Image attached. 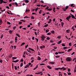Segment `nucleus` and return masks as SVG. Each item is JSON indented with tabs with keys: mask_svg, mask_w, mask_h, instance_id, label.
Returning a JSON list of instances; mask_svg holds the SVG:
<instances>
[{
	"mask_svg": "<svg viewBox=\"0 0 76 76\" xmlns=\"http://www.w3.org/2000/svg\"><path fill=\"white\" fill-rule=\"evenodd\" d=\"M71 18V15H69V16L67 17L66 18V19L67 20H68V21H69V19H70V18Z\"/></svg>",
	"mask_w": 76,
	"mask_h": 76,
	"instance_id": "nucleus-1",
	"label": "nucleus"
},
{
	"mask_svg": "<svg viewBox=\"0 0 76 76\" xmlns=\"http://www.w3.org/2000/svg\"><path fill=\"white\" fill-rule=\"evenodd\" d=\"M66 60L67 61H71V59L69 57H68L66 59Z\"/></svg>",
	"mask_w": 76,
	"mask_h": 76,
	"instance_id": "nucleus-2",
	"label": "nucleus"
},
{
	"mask_svg": "<svg viewBox=\"0 0 76 76\" xmlns=\"http://www.w3.org/2000/svg\"><path fill=\"white\" fill-rule=\"evenodd\" d=\"M18 61H19V60H17L16 61H14V60L12 61V62H14V63H17V62H18Z\"/></svg>",
	"mask_w": 76,
	"mask_h": 76,
	"instance_id": "nucleus-3",
	"label": "nucleus"
},
{
	"mask_svg": "<svg viewBox=\"0 0 76 76\" xmlns=\"http://www.w3.org/2000/svg\"><path fill=\"white\" fill-rule=\"evenodd\" d=\"M41 38H44L45 39V36H44V35H42V37H41Z\"/></svg>",
	"mask_w": 76,
	"mask_h": 76,
	"instance_id": "nucleus-4",
	"label": "nucleus"
},
{
	"mask_svg": "<svg viewBox=\"0 0 76 76\" xmlns=\"http://www.w3.org/2000/svg\"><path fill=\"white\" fill-rule=\"evenodd\" d=\"M71 17H72V19H76V18H75V16H74V15H72L71 16Z\"/></svg>",
	"mask_w": 76,
	"mask_h": 76,
	"instance_id": "nucleus-5",
	"label": "nucleus"
},
{
	"mask_svg": "<svg viewBox=\"0 0 76 76\" xmlns=\"http://www.w3.org/2000/svg\"><path fill=\"white\" fill-rule=\"evenodd\" d=\"M45 46H44V45L41 46H40V48L41 49H42V48H45Z\"/></svg>",
	"mask_w": 76,
	"mask_h": 76,
	"instance_id": "nucleus-6",
	"label": "nucleus"
},
{
	"mask_svg": "<svg viewBox=\"0 0 76 76\" xmlns=\"http://www.w3.org/2000/svg\"><path fill=\"white\" fill-rule=\"evenodd\" d=\"M29 50H31V51H34V50L33 49H32L30 48H28Z\"/></svg>",
	"mask_w": 76,
	"mask_h": 76,
	"instance_id": "nucleus-7",
	"label": "nucleus"
},
{
	"mask_svg": "<svg viewBox=\"0 0 76 76\" xmlns=\"http://www.w3.org/2000/svg\"><path fill=\"white\" fill-rule=\"evenodd\" d=\"M62 40H61L60 41H58V42H57V44H60Z\"/></svg>",
	"mask_w": 76,
	"mask_h": 76,
	"instance_id": "nucleus-8",
	"label": "nucleus"
},
{
	"mask_svg": "<svg viewBox=\"0 0 76 76\" xmlns=\"http://www.w3.org/2000/svg\"><path fill=\"white\" fill-rule=\"evenodd\" d=\"M3 2V0H0V4H2Z\"/></svg>",
	"mask_w": 76,
	"mask_h": 76,
	"instance_id": "nucleus-9",
	"label": "nucleus"
},
{
	"mask_svg": "<svg viewBox=\"0 0 76 76\" xmlns=\"http://www.w3.org/2000/svg\"><path fill=\"white\" fill-rule=\"evenodd\" d=\"M47 68L49 69H51V68L49 66H47Z\"/></svg>",
	"mask_w": 76,
	"mask_h": 76,
	"instance_id": "nucleus-10",
	"label": "nucleus"
},
{
	"mask_svg": "<svg viewBox=\"0 0 76 76\" xmlns=\"http://www.w3.org/2000/svg\"><path fill=\"white\" fill-rule=\"evenodd\" d=\"M38 68V65H37L36 67H35L34 68L33 70H35L36 69H37Z\"/></svg>",
	"mask_w": 76,
	"mask_h": 76,
	"instance_id": "nucleus-11",
	"label": "nucleus"
},
{
	"mask_svg": "<svg viewBox=\"0 0 76 76\" xmlns=\"http://www.w3.org/2000/svg\"><path fill=\"white\" fill-rule=\"evenodd\" d=\"M41 58L39 57V56H38L37 60H41Z\"/></svg>",
	"mask_w": 76,
	"mask_h": 76,
	"instance_id": "nucleus-12",
	"label": "nucleus"
},
{
	"mask_svg": "<svg viewBox=\"0 0 76 76\" xmlns=\"http://www.w3.org/2000/svg\"><path fill=\"white\" fill-rule=\"evenodd\" d=\"M10 34H12V32H13V31L11 30H10L9 31Z\"/></svg>",
	"mask_w": 76,
	"mask_h": 76,
	"instance_id": "nucleus-13",
	"label": "nucleus"
},
{
	"mask_svg": "<svg viewBox=\"0 0 76 76\" xmlns=\"http://www.w3.org/2000/svg\"><path fill=\"white\" fill-rule=\"evenodd\" d=\"M64 25V23L62 22L61 23V26L62 27H63V26Z\"/></svg>",
	"mask_w": 76,
	"mask_h": 76,
	"instance_id": "nucleus-14",
	"label": "nucleus"
},
{
	"mask_svg": "<svg viewBox=\"0 0 76 76\" xmlns=\"http://www.w3.org/2000/svg\"><path fill=\"white\" fill-rule=\"evenodd\" d=\"M26 18H29V17H27L26 16H25L24 17V19H26Z\"/></svg>",
	"mask_w": 76,
	"mask_h": 76,
	"instance_id": "nucleus-15",
	"label": "nucleus"
},
{
	"mask_svg": "<svg viewBox=\"0 0 76 76\" xmlns=\"http://www.w3.org/2000/svg\"><path fill=\"white\" fill-rule=\"evenodd\" d=\"M41 72H37V73H35V74L36 75H39V74H41Z\"/></svg>",
	"mask_w": 76,
	"mask_h": 76,
	"instance_id": "nucleus-16",
	"label": "nucleus"
},
{
	"mask_svg": "<svg viewBox=\"0 0 76 76\" xmlns=\"http://www.w3.org/2000/svg\"><path fill=\"white\" fill-rule=\"evenodd\" d=\"M60 69V68H55V69L56 70H58V69Z\"/></svg>",
	"mask_w": 76,
	"mask_h": 76,
	"instance_id": "nucleus-17",
	"label": "nucleus"
},
{
	"mask_svg": "<svg viewBox=\"0 0 76 76\" xmlns=\"http://www.w3.org/2000/svg\"><path fill=\"white\" fill-rule=\"evenodd\" d=\"M48 26V24H46L44 26V27H45L46 28V27H47Z\"/></svg>",
	"mask_w": 76,
	"mask_h": 76,
	"instance_id": "nucleus-18",
	"label": "nucleus"
},
{
	"mask_svg": "<svg viewBox=\"0 0 76 76\" xmlns=\"http://www.w3.org/2000/svg\"><path fill=\"white\" fill-rule=\"evenodd\" d=\"M72 48L69 49L68 50V51L69 52L70 51H72Z\"/></svg>",
	"mask_w": 76,
	"mask_h": 76,
	"instance_id": "nucleus-19",
	"label": "nucleus"
},
{
	"mask_svg": "<svg viewBox=\"0 0 76 76\" xmlns=\"http://www.w3.org/2000/svg\"><path fill=\"white\" fill-rule=\"evenodd\" d=\"M16 35L18 37H20V35L19 34H16Z\"/></svg>",
	"mask_w": 76,
	"mask_h": 76,
	"instance_id": "nucleus-20",
	"label": "nucleus"
},
{
	"mask_svg": "<svg viewBox=\"0 0 76 76\" xmlns=\"http://www.w3.org/2000/svg\"><path fill=\"white\" fill-rule=\"evenodd\" d=\"M29 11H30V10H29L26 9L25 11V12H29Z\"/></svg>",
	"mask_w": 76,
	"mask_h": 76,
	"instance_id": "nucleus-21",
	"label": "nucleus"
},
{
	"mask_svg": "<svg viewBox=\"0 0 76 76\" xmlns=\"http://www.w3.org/2000/svg\"><path fill=\"white\" fill-rule=\"evenodd\" d=\"M16 58H16V57H12L13 60H15V59H16Z\"/></svg>",
	"mask_w": 76,
	"mask_h": 76,
	"instance_id": "nucleus-22",
	"label": "nucleus"
},
{
	"mask_svg": "<svg viewBox=\"0 0 76 76\" xmlns=\"http://www.w3.org/2000/svg\"><path fill=\"white\" fill-rule=\"evenodd\" d=\"M52 10V9L50 8V9H48L47 10H49V11H51Z\"/></svg>",
	"mask_w": 76,
	"mask_h": 76,
	"instance_id": "nucleus-23",
	"label": "nucleus"
},
{
	"mask_svg": "<svg viewBox=\"0 0 76 76\" xmlns=\"http://www.w3.org/2000/svg\"><path fill=\"white\" fill-rule=\"evenodd\" d=\"M48 32H49V30H48V29L46 30V33H47Z\"/></svg>",
	"mask_w": 76,
	"mask_h": 76,
	"instance_id": "nucleus-24",
	"label": "nucleus"
},
{
	"mask_svg": "<svg viewBox=\"0 0 76 76\" xmlns=\"http://www.w3.org/2000/svg\"><path fill=\"white\" fill-rule=\"evenodd\" d=\"M51 33H50V32H49L47 34V35H51Z\"/></svg>",
	"mask_w": 76,
	"mask_h": 76,
	"instance_id": "nucleus-25",
	"label": "nucleus"
},
{
	"mask_svg": "<svg viewBox=\"0 0 76 76\" xmlns=\"http://www.w3.org/2000/svg\"><path fill=\"white\" fill-rule=\"evenodd\" d=\"M66 32L67 33H69V32H70V30H67L66 31Z\"/></svg>",
	"mask_w": 76,
	"mask_h": 76,
	"instance_id": "nucleus-26",
	"label": "nucleus"
},
{
	"mask_svg": "<svg viewBox=\"0 0 76 76\" xmlns=\"http://www.w3.org/2000/svg\"><path fill=\"white\" fill-rule=\"evenodd\" d=\"M23 66V63H21L20 64V67H22Z\"/></svg>",
	"mask_w": 76,
	"mask_h": 76,
	"instance_id": "nucleus-27",
	"label": "nucleus"
},
{
	"mask_svg": "<svg viewBox=\"0 0 76 76\" xmlns=\"http://www.w3.org/2000/svg\"><path fill=\"white\" fill-rule=\"evenodd\" d=\"M25 44V43L24 42L22 43L21 45V46H22V45H24Z\"/></svg>",
	"mask_w": 76,
	"mask_h": 76,
	"instance_id": "nucleus-28",
	"label": "nucleus"
},
{
	"mask_svg": "<svg viewBox=\"0 0 76 76\" xmlns=\"http://www.w3.org/2000/svg\"><path fill=\"white\" fill-rule=\"evenodd\" d=\"M46 39L47 40H49V39H50V38L48 37L46 38Z\"/></svg>",
	"mask_w": 76,
	"mask_h": 76,
	"instance_id": "nucleus-29",
	"label": "nucleus"
},
{
	"mask_svg": "<svg viewBox=\"0 0 76 76\" xmlns=\"http://www.w3.org/2000/svg\"><path fill=\"white\" fill-rule=\"evenodd\" d=\"M50 64H54V63H55V62H50Z\"/></svg>",
	"mask_w": 76,
	"mask_h": 76,
	"instance_id": "nucleus-30",
	"label": "nucleus"
},
{
	"mask_svg": "<svg viewBox=\"0 0 76 76\" xmlns=\"http://www.w3.org/2000/svg\"><path fill=\"white\" fill-rule=\"evenodd\" d=\"M7 24H8V25H10V24H11V23H10L9 22V21H7Z\"/></svg>",
	"mask_w": 76,
	"mask_h": 76,
	"instance_id": "nucleus-31",
	"label": "nucleus"
},
{
	"mask_svg": "<svg viewBox=\"0 0 76 76\" xmlns=\"http://www.w3.org/2000/svg\"><path fill=\"white\" fill-rule=\"evenodd\" d=\"M17 38H18V37H15V41H18V39H17Z\"/></svg>",
	"mask_w": 76,
	"mask_h": 76,
	"instance_id": "nucleus-32",
	"label": "nucleus"
},
{
	"mask_svg": "<svg viewBox=\"0 0 76 76\" xmlns=\"http://www.w3.org/2000/svg\"><path fill=\"white\" fill-rule=\"evenodd\" d=\"M63 48L64 50H66V49H67V47H64Z\"/></svg>",
	"mask_w": 76,
	"mask_h": 76,
	"instance_id": "nucleus-33",
	"label": "nucleus"
},
{
	"mask_svg": "<svg viewBox=\"0 0 76 76\" xmlns=\"http://www.w3.org/2000/svg\"><path fill=\"white\" fill-rule=\"evenodd\" d=\"M51 32L52 33V34H54V31L53 30L51 31Z\"/></svg>",
	"mask_w": 76,
	"mask_h": 76,
	"instance_id": "nucleus-34",
	"label": "nucleus"
},
{
	"mask_svg": "<svg viewBox=\"0 0 76 76\" xmlns=\"http://www.w3.org/2000/svg\"><path fill=\"white\" fill-rule=\"evenodd\" d=\"M38 7H37V8H36L35 10L36 12H37V10H38Z\"/></svg>",
	"mask_w": 76,
	"mask_h": 76,
	"instance_id": "nucleus-35",
	"label": "nucleus"
},
{
	"mask_svg": "<svg viewBox=\"0 0 76 76\" xmlns=\"http://www.w3.org/2000/svg\"><path fill=\"white\" fill-rule=\"evenodd\" d=\"M41 10H40L39 11V14H41Z\"/></svg>",
	"mask_w": 76,
	"mask_h": 76,
	"instance_id": "nucleus-36",
	"label": "nucleus"
},
{
	"mask_svg": "<svg viewBox=\"0 0 76 76\" xmlns=\"http://www.w3.org/2000/svg\"><path fill=\"white\" fill-rule=\"evenodd\" d=\"M69 46H72V45H72V43L70 42L69 43Z\"/></svg>",
	"mask_w": 76,
	"mask_h": 76,
	"instance_id": "nucleus-37",
	"label": "nucleus"
},
{
	"mask_svg": "<svg viewBox=\"0 0 76 76\" xmlns=\"http://www.w3.org/2000/svg\"><path fill=\"white\" fill-rule=\"evenodd\" d=\"M25 1L26 3H28V2H29V1L28 0H26Z\"/></svg>",
	"mask_w": 76,
	"mask_h": 76,
	"instance_id": "nucleus-38",
	"label": "nucleus"
},
{
	"mask_svg": "<svg viewBox=\"0 0 76 76\" xmlns=\"http://www.w3.org/2000/svg\"><path fill=\"white\" fill-rule=\"evenodd\" d=\"M0 23H3V22L2 21V20H1V19L0 20Z\"/></svg>",
	"mask_w": 76,
	"mask_h": 76,
	"instance_id": "nucleus-39",
	"label": "nucleus"
},
{
	"mask_svg": "<svg viewBox=\"0 0 76 76\" xmlns=\"http://www.w3.org/2000/svg\"><path fill=\"white\" fill-rule=\"evenodd\" d=\"M68 75H71V73L70 72H68L67 73Z\"/></svg>",
	"mask_w": 76,
	"mask_h": 76,
	"instance_id": "nucleus-40",
	"label": "nucleus"
},
{
	"mask_svg": "<svg viewBox=\"0 0 76 76\" xmlns=\"http://www.w3.org/2000/svg\"><path fill=\"white\" fill-rule=\"evenodd\" d=\"M16 28V26H15L13 27V29H14V30H15V29Z\"/></svg>",
	"mask_w": 76,
	"mask_h": 76,
	"instance_id": "nucleus-41",
	"label": "nucleus"
},
{
	"mask_svg": "<svg viewBox=\"0 0 76 76\" xmlns=\"http://www.w3.org/2000/svg\"><path fill=\"white\" fill-rule=\"evenodd\" d=\"M21 20L22 22H26L25 20Z\"/></svg>",
	"mask_w": 76,
	"mask_h": 76,
	"instance_id": "nucleus-42",
	"label": "nucleus"
},
{
	"mask_svg": "<svg viewBox=\"0 0 76 76\" xmlns=\"http://www.w3.org/2000/svg\"><path fill=\"white\" fill-rule=\"evenodd\" d=\"M44 64H45L42 63V64H40V65H42V66H43V65H44Z\"/></svg>",
	"mask_w": 76,
	"mask_h": 76,
	"instance_id": "nucleus-43",
	"label": "nucleus"
},
{
	"mask_svg": "<svg viewBox=\"0 0 76 76\" xmlns=\"http://www.w3.org/2000/svg\"><path fill=\"white\" fill-rule=\"evenodd\" d=\"M3 34H2L1 36V37H0L1 38V39L2 38H3Z\"/></svg>",
	"mask_w": 76,
	"mask_h": 76,
	"instance_id": "nucleus-44",
	"label": "nucleus"
},
{
	"mask_svg": "<svg viewBox=\"0 0 76 76\" xmlns=\"http://www.w3.org/2000/svg\"><path fill=\"white\" fill-rule=\"evenodd\" d=\"M69 7V6H66V7L65 9H68V8Z\"/></svg>",
	"mask_w": 76,
	"mask_h": 76,
	"instance_id": "nucleus-45",
	"label": "nucleus"
},
{
	"mask_svg": "<svg viewBox=\"0 0 76 76\" xmlns=\"http://www.w3.org/2000/svg\"><path fill=\"white\" fill-rule=\"evenodd\" d=\"M27 51L28 52V53H31V52L30 50H27Z\"/></svg>",
	"mask_w": 76,
	"mask_h": 76,
	"instance_id": "nucleus-46",
	"label": "nucleus"
},
{
	"mask_svg": "<svg viewBox=\"0 0 76 76\" xmlns=\"http://www.w3.org/2000/svg\"><path fill=\"white\" fill-rule=\"evenodd\" d=\"M15 5L17 6H18V3H17V2H15Z\"/></svg>",
	"mask_w": 76,
	"mask_h": 76,
	"instance_id": "nucleus-47",
	"label": "nucleus"
},
{
	"mask_svg": "<svg viewBox=\"0 0 76 76\" xmlns=\"http://www.w3.org/2000/svg\"><path fill=\"white\" fill-rule=\"evenodd\" d=\"M31 19H34V16L31 17Z\"/></svg>",
	"mask_w": 76,
	"mask_h": 76,
	"instance_id": "nucleus-48",
	"label": "nucleus"
},
{
	"mask_svg": "<svg viewBox=\"0 0 76 76\" xmlns=\"http://www.w3.org/2000/svg\"><path fill=\"white\" fill-rule=\"evenodd\" d=\"M71 11L72 12H73V13H74V12H75V11L72 10H71Z\"/></svg>",
	"mask_w": 76,
	"mask_h": 76,
	"instance_id": "nucleus-49",
	"label": "nucleus"
},
{
	"mask_svg": "<svg viewBox=\"0 0 76 76\" xmlns=\"http://www.w3.org/2000/svg\"><path fill=\"white\" fill-rule=\"evenodd\" d=\"M64 69V67H63L62 68H60V69H60V70H62V69Z\"/></svg>",
	"mask_w": 76,
	"mask_h": 76,
	"instance_id": "nucleus-50",
	"label": "nucleus"
},
{
	"mask_svg": "<svg viewBox=\"0 0 76 76\" xmlns=\"http://www.w3.org/2000/svg\"><path fill=\"white\" fill-rule=\"evenodd\" d=\"M35 39L37 41V42H38V39L37 38H36Z\"/></svg>",
	"mask_w": 76,
	"mask_h": 76,
	"instance_id": "nucleus-51",
	"label": "nucleus"
},
{
	"mask_svg": "<svg viewBox=\"0 0 76 76\" xmlns=\"http://www.w3.org/2000/svg\"><path fill=\"white\" fill-rule=\"evenodd\" d=\"M55 57H56V58H58L59 57H60V56H56Z\"/></svg>",
	"mask_w": 76,
	"mask_h": 76,
	"instance_id": "nucleus-52",
	"label": "nucleus"
},
{
	"mask_svg": "<svg viewBox=\"0 0 76 76\" xmlns=\"http://www.w3.org/2000/svg\"><path fill=\"white\" fill-rule=\"evenodd\" d=\"M75 54V52H73L72 54H71V55L72 56H73V54Z\"/></svg>",
	"mask_w": 76,
	"mask_h": 76,
	"instance_id": "nucleus-53",
	"label": "nucleus"
},
{
	"mask_svg": "<svg viewBox=\"0 0 76 76\" xmlns=\"http://www.w3.org/2000/svg\"><path fill=\"white\" fill-rule=\"evenodd\" d=\"M18 23L19 24H20V25L21 24H22V22H20Z\"/></svg>",
	"mask_w": 76,
	"mask_h": 76,
	"instance_id": "nucleus-54",
	"label": "nucleus"
},
{
	"mask_svg": "<svg viewBox=\"0 0 76 76\" xmlns=\"http://www.w3.org/2000/svg\"><path fill=\"white\" fill-rule=\"evenodd\" d=\"M50 42H51V43L52 42H54V41H53V40H50Z\"/></svg>",
	"mask_w": 76,
	"mask_h": 76,
	"instance_id": "nucleus-55",
	"label": "nucleus"
},
{
	"mask_svg": "<svg viewBox=\"0 0 76 76\" xmlns=\"http://www.w3.org/2000/svg\"><path fill=\"white\" fill-rule=\"evenodd\" d=\"M15 70H17V67H16V66H15Z\"/></svg>",
	"mask_w": 76,
	"mask_h": 76,
	"instance_id": "nucleus-56",
	"label": "nucleus"
},
{
	"mask_svg": "<svg viewBox=\"0 0 76 76\" xmlns=\"http://www.w3.org/2000/svg\"><path fill=\"white\" fill-rule=\"evenodd\" d=\"M45 39L43 38H42V39H41V40L42 41H44V39Z\"/></svg>",
	"mask_w": 76,
	"mask_h": 76,
	"instance_id": "nucleus-57",
	"label": "nucleus"
},
{
	"mask_svg": "<svg viewBox=\"0 0 76 76\" xmlns=\"http://www.w3.org/2000/svg\"><path fill=\"white\" fill-rule=\"evenodd\" d=\"M62 45L63 47H65V45L64 44H62Z\"/></svg>",
	"mask_w": 76,
	"mask_h": 76,
	"instance_id": "nucleus-58",
	"label": "nucleus"
},
{
	"mask_svg": "<svg viewBox=\"0 0 76 76\" xmlns=\"http://www.w3.org/2000/svg\"><path fill=\"white\" fill-rule=\"evenodd\" d=\"M0 62L1 63H2V62H3V60H0Z\"/></svg>",
	"mask_w": 76,
	"mask_h": 76,
	"instance_id": "nucleus-59",
	"label": "nucleus"
},
{
	"mask_svg": "<svg viewBox=\"0 0 76 76\" xmlns=\"http://www.w3.org/2000/svg\"><path fill=\"white\" fill-rule=\"evenodd\" d=\"M6 7V8H7V9H10V8H9V6Z\"/></svg>",
	"mask_w": 76,
	"mask_h": 76,
	"instance_id": "nucleus-60",
	"label": "nucleus"
},
{
	"mask_svg": "<svg viewBox=\"0 0 76 76\" xmlns=\"http://www.w3.org/2000/svg\"><path fill=\"white\" fill-rule=\"evenodd\" d=\"M33 61H34V60H32V61H31V62L32 63Z\"/></svg>",
	"mask_w": 76,
	"mask_h": 76,
	"instance_id": "nucleus-61",
	"label": "nucleus"
},
{
	"mask_svg": "<svg viewBox=\"0 0 76 76\" xmlns=\"http://www.w3.org/2000/svg\"><path fill=\"white\" fill-rule=\"evenodd\" d=\"M11 47L12 49H13V46L11 45Z\"/></svg>",
	"mask_w": 76,
	"mask_h": 76,
	"instance_id": "nucleus-62",
	"label": "nucleus"
},
{
	"mask_svg": "<svg viewBox=\"0 0 76 76\" xmlns=\"http://www.w3.org/2000/svg\"><path fill=\"white\" fill-rule=\"evenodd\" d=\"M20 61L22 62H23V60L22 59H21L20 60Z\"/></svg>",
	"mask_w": 76,
	"mask_h": 76,
	"instance_id": "nucleus-63",
	"label": "nucleus"
},
{
	"mask_svg": "<svg viewBox=\"0 0 76 76\" xmlns=\"http://www.w3.org/2000/svg\"><path fill=\"white\" fill-rule=\"evenodd\" d=\"M61 37L60 36H59L58 37H57V38H60Z\"/></svg>",
	"mask_w": 76,
	"mask_h": 76,
	"instance_id": "nucleus-64",
	"label": "nucleus"
}]
</instances>
